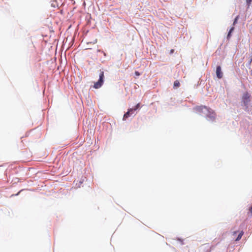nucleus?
<instances>
[{
  "mask_svg": "<svg viewBox=\"0 0 252 252\" xmlns=\"http://www.w3.org/2000/svg\"><path fill=\"white\" fill-rule=\"evenodd\" d=\"M250 212H251V215H252V206L250 207Z\"/></svg>",
  "mask_w": 252,
  "mask_h": 252,
  "instance_id": "nucleus-14",
  "label": "nucleus"
},
{
  "mask_svg": "<svg viewBox=\"0 0 252 252\" xmlns=\"http://www.w3.org/2000/svg\"><path fill=\"white\" fill-rule=\"evenodd\" d=\"M99 78L98 81L94 83V88L95 89H98L100 88L103 84L104 75L103 71H100L99 75Z\"/></svg>",
  "mask_w": 252,
  "mask_h": 252,
  "instance_id": "nucleus-2",
  "label": "nucleus"
},
{
  "mask_svg": "<svg viewBox=\"0 0 252 252\" xmlns=\"http://www.w3.org/2000/svg\"><path fill=\"white\" fill-rule=\"evenodd\" d=\"M135 74L136 76H139L140 75V73L138 71H135Z\"/></svg>",
  "mask_w": 252,
  "mask_h": 252,
  "instance_id": "nucleus-12",
  "label": "nucleus"
},
{
  "mask_svg": "<svg viewBox=\"0 0 252 252\" xmlns=\"http://www.w3.org/2000/svg\"><path fill=\"white\" fill-rule=\"evenodd\" d=\"M247 1V3H248V4L249 5L251 2H252V0H246Z\"/></svg>",
  "mask_w": 252,
  "mask_h": 252,
  "instance_id": "nucleus-13",
  "label": "nucleus"
},
{
  "mask_svg": "<svg viewBox=\"0 0 252 252\" xmlns=\"http://www.w3.org/2000/svg\"><path fill=\"white\" fill-rule=\"evenodd\" d=\"M133 111H130V114H132V113H133Z\"/></svg>",
  "mask_w": 252,
  "mask_h": 252,
  "instance_id": "nucleus-18",
  "label": "nucleus"
},
{
  "mask_svg": "<svg viewBox=\"0 0 252 252\" xmlns=\"http://www.w3.org/2000/svg\"><path fill=\"white\" fill-rule=\"evenodd\" d=\"M206 118L209 121L212 122L215 121L216 118V114L215 112L210 108V109L207 111Z\"/></svg>",
  "mask_w": 252,
  "mask_h": 252,
  "instance_id": "nucleus-4",
  "label": "nucleus"
},
{
  "mask_svg": "<svg viewBox=\"0 0 252 252\" xmlns=\"http://www.w3.org/2000/svg\"><path fill=\"white\" fill-rule=\"evenodd\" d=\"M193 109L196 113L201 114L202 113H206V112L210 109V108L205 106L201 105L195 107Z\"/></svg>",
  "mask_w": 252,
  "mask_h": 252,
  "instance_id": "nucleus-3",
  "label": "nucleus"
},
{
  "mask_svg": "<svg viewBox=\"0 0 252 252\" xmlns=\"http://www.w3.org/2000/svg\"><path fill=\"white\" fill-rule=\"evenodd\" d=\"M139 106H140V104L139 103H138L134 107V108H133V111H135L136 110H137L139 107Z\"/></svg>",
  "mask_w": 252,
  "mask_h": 252,
  "instance_id": "nucleus-11",
  "label": "nucleus"
},
{
  "mask_svg": "<svg viewBox=\"0 0 252 252\" xmlns=\"http://www.w3.org/2000/svg\"><path fill=\"white\" fill-rule=\"evenodd\" d=\"M243 234H244L243 231H241L240 232V233L239 234L237 238L235 240L237 241H239L241 239V238H242V236L243 235Z\"/></svg>",
  "mask_w": 252,
  "mask_h": 252,
  "instance_id": "nucleus-7",
  "label": "nucleus"
},
{
  "mask_svg": "<svg viewBox=\"0 0 252 252\" xmlns=\"http://www.w3.org/2000/svg\"><path fill=\"white\" fill-rule=\"evenodd\" d=\"M252 54L251 56V60L250 61L249 63L250 64L252 63Z\"/></svg>",
  "mask_w": 252,
  "mask_h": 252,
  "instance_id": "nucleus-16",
  "label": "nucleus"
},
{
  "mask_svg": "<svg viewBox=\"0 0 252 252\" xmlns=\"http://www.w3.org/2000/svg\"><path fill=\"white\" fill-rule=\"evenodd\" d=\"M236 233H237V232H236V231H234V232H233V235H235V234H236Z\"/></svg>",
  "mask_w": 252,
  "mask_h": 252,
  "instance_id": "nucleus-17",
  "label": "nucleus"
},
{
  "mask_svg": "<svg viewBox=\"0 0 252 252\" xmlns=\"http://www.w3.org/2000/svg\"><path fill=\"white\" fill-rule=\"evenodd\" d=\"M239 16L238 15L236 16V17L235 18L234 20V22H233V25H235L237 23V21H238V20L239 19Z\"/></svg>",
  "mask_w": 252,
  "mask_h": 252,
  "instance_id": "nucleus-10",
  "label": "nucleus"
},
{
  "mask_svg": "<svg viewBox=\"0 0 252 252\" xmlns=\"http://www.w3.org/2000/svg\"><path fill=\"white\" fill-rule=\"evenodd\" d=\"M130 111H133V108H130L128 110V111L124 115L123 120H126L130 115Z\"/></svg>",
  "mask_w": 252,
  "mask_h": 252,
  "instance_id": "nucleus-6",
  "label": "nucleus"
},
{
  "mask_svg": "<svg viewBox=\"0 0 252 252\" xmlns=\"http://www.w3.org/2000/svg\"><path fill=\"white\" fill-rule=\"evenodd\" d=\"M180 85V82L178 80H176L174 82V86L176 88L179 87Z\"/></svg>",
  "mask_w": 252,
  "mask_h": 252,
  "instance_id": "nucleus-9",
  "label": "nucleus"
},
{
  "mask_svg": "<svg viewBox=\"0 0 252 252\" xmlns=\"http://www.w3.org/2000/svg\"><path fill=\"white\" fill-rule=\"evenodd\" d=\"M216 75L218 78L220 79L223 76V73L221 71V67L218 66L216 68Z\"/></svg>",
  "mask_w": 252,
  "mask_h": 252,
  "instance_id": "nucleus-5",
  "label": "nucleus"
},
{
  "mask_svg": "<svg viewBox=\"0 0 252 252\" xmlns=\"http://www.w3.org/2000/svg\"><path fill=\"white\" fill-rule=\"evenodd\" d=\"M234 29V27H232V28L230 29V30H229V32H228V34H227V38H229L230 37V36H231V32L233 31Z\"/></svg>",
  "mask_w": 252,
  "mask_h": 252,
  "instance_id": "nucleus-8",
  "label": "nucleus"
},
{
  "mask_svg": "<svg viewBox=\"0 0 252 252\" xmlns=\"http://www.w3.org/2000/svg\"><path fill=\"white\" fill-rule=\"evenodd\" d=\"M174 52V49H171L170 51V54H173Z\"/></svg>",
  "mask_w": 252,
  "mask_h": 252,
  "instance_id": "nucleus-15",
  "label": "nucleus"
},
{
  "mask_svg": "<svg viewBox=\"0 0 252 252\" xmlns=\"http://www.w3.org/2000/svg\"><path fill=\"white\" fill-rule=\"evenodd\" d=\"M251 94L248 92H245L243 94L242 97V103L245 106V109H247L249 107L252 106V103L251 100Z\"/></svg>",
  "mask_w": 252,
  "mask_h": 252,
  "instance_id": "nucleus-1",
  "label": "nucleus"
}]
</instances>
